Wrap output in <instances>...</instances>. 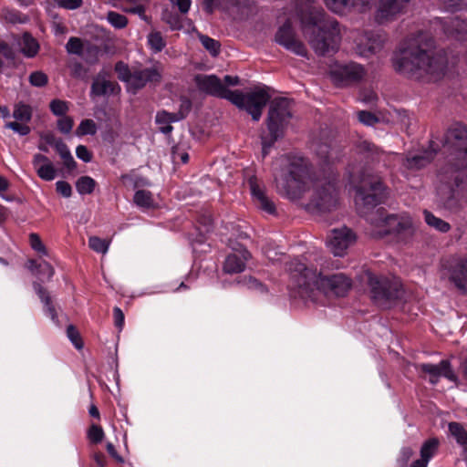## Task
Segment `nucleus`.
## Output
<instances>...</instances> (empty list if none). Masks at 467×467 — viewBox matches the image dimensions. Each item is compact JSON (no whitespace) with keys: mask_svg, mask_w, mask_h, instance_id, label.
Listing matches in <instances>:
<instances>
[{"mask_svg":"<svg viewBox=\"0 0 467 467\" xmlns=\"http://www.w3.org/2000/svg\"><path fill=\"white\" fill-rule=\"evenodd\" d=\"M435 41L426 32H419L401 43L391 57L394 70L414 81L436 82L447 70L448 58L443 50L435 51Z\"/></svg>","mask_w":467,"mask_h":467,"instance_id":"f257e3e1","label":"nucleus"},{"mask_svg":"<svg viewBox=\"0 0 467 467\" xmlns=\"http://www.w3.org/2000/svg\"><path fill=\"white\" fill-rule=\"evenodd\" d=\"M355 191V206L358 214L376 229L371 233L375 237H383L392 234H399L404 229L395 214H388L383 207L374 209L384 203L389 198V188L382 178L375 173L362 171L357 180H353Z\"/></svg>","mask_w":467,"mask_h":467,"instance_id":"f03ea898","label":"nucleus"},{"mask_svg":"<svg viewBox=\"0 0 467 467\" xmlns=\"http://www.w3.org/2000/svg\"><path fill=\"white\" fill-rule=\"evenodd\" d=\"M292 285L305 300L317 302L319 296H345L351 288V279L343 273L323 275L296 259L286 263Z\"/></svg>","mask_w":467,"mask_h":467,"instance_id":"7ed1b4c3","label":"nucleus"},{"mask_svg":"<svg viewBox=\"0 0 467 467\" xmlns=\"http://www.w3.org/2000/svg\"><path fill=\"white\" fill-rule=\"evenodd\" d=\"M298 16L308 44L317 56L336 53L341 42L339 23L325 10L308 1L298 7Z\"/></svg>","mask_w":467,"mask_h":467,"instance_id":"20e7f679","label":"nucleus"},{"mask_svg":"<svg viewBox=\"0 0 467 467\" xmlns=\"http://www.w3.org/2000/svg\"><path fill=\"white\" fill-rule=\"evenodd\" d=\"M281 161L282 166L275 174L276 192L289 200H299L307 190L309 162L303 157L291 155L283 156Z\"/></svg>","mask_w":467,"mask_h":467,"instance_id":"39448f33","label":"nucleus"},{"mask_svg":"<svg viewBox=\"0 0 467 467\" xmlns=\"http://www.w3.org/2000/svg\"><path fill=\"white\" fill-rule=\"evenodd\" d=\"M292 103L293 100L284 97L275 98L270 102L266 118L268 134L261 136L263 157H265L274 144L284 137L293 117Z\"/></svg>","mask_w":467,"mask_h":467,"instance_id":"423d86ee","label":"nucleus"},{"mask_svg":"<svg viewBox=\"0 0 467 467\" xmlns=\"http://www.w3.org/2000/svg\"><path fill=\"white\" fill-rule=\"evenodd\" d=\"M367 285L371 301L378 306L389 308L401 299L404 291L399 280L367 272Z\"/></svg>","mask_w":467,"mask_h":467,"instance_id":"0eeeda50","label":"nucleus"},{"mask_svg":"<svg viewBox=\"0 0 467 467\" xmlns=\"http://www.w3.org/2000/svg\"><path fill=\"white\" fill-rule=\"evenodd\" d=\"M439 274L463 295H467V256L449 254L441 258Z\"/></svg>","mask_w":467,"mask_h":467,"instance_id":"6e6552de","label":"nucleus"},{"mask_svg":"<svg viewBox=\"0 0 467 467\" xmlns=\"http://www.w3.org/2000/svg\"><path fill=\"white\" fill-rule=\"evenodd\" d=\"M444 147L458 156L456 169L467 168V126L462 122L451 124L444 134Z\"/></svg>","mask_w":467,"mask_h":467,"instance_id":"1a4fd4ad","label":"nucleus"},{"mask_svg":"<svg viewBox=\"0 0 467 467\" xmlns=\"http://www.w3.org/2000/svg\"><path fill=\"white\" fill-rule=\"evenodd\" d=\"M339 204L338 189L333 182L317 183L308 206L320 213L331 212Z\"/></svg>","mask_w":467,"mask_h":467,"instance_id":"9d476101","label":"nucleus"},{"mask_svg":"<svg viewBox=\"0 0 467 467\" xmlns=\"http://www.w3.org/2000/svg\"><path fill=\"white\" fill-rule=\"evenodd\" d=\"M366 75V70L360 64L350 62L335 65L329 70V77L337 88H346L360 82Z\"/></svg>","mask_w":467,"mask_h":467,"instance_id":"9b49d317","label":"nucleus"},{"mask_svg":"<svg viewBox=\"0 0 467 467\" xmlns=\"http://www.w3.org/2000/svg\"><path fill=\"white\" fill-rule=\"evenodd\" d=\"M194 81L199 90L210 96L227 99L233 104L240 103L239 95L228 89L216 75L198 74Z\"/></svg>","mask_w":467,"mask_h":467,"instance_id":"f8f14e48","label":"nucleus"},{"mask_svg":"<svg viewBox=\"0 0 467 467\" xmlns=\"http://www.w3.org/2000/svg\"><path fill=\"white\" fill-rule=\"evenodd\" d=\"M234 93L238 94L240 98V103L234 105L241 109H245L254 121L261 119L263 109L271 98L265 88H256L246 94L239 90H234Z\"/></svg>","mask_w":467,"mask_h":467,"instance_id":"ddd939ff","label":"nucleus"},{"mask_svg":"<svg viewBox=\"0 0 467 467\" xmlns=\"http://www.w3.org/2000/svg\"><path fill=\"white\" fill-rule=\"evenodd\" d=\"M438 196L443 206L449 210L460 207V200L467 197V183L459 175L453 178L451 184H442L438 188Z\"/></svg>","mask_w":467,"mask_h":467,"instance_id":"4468645a","label":"nucleus"},{"mask_svg":"<svg viewBox=\"0 0 467 467\" xmlns=\"http://www.w3.org/2000/svg\"><path fill=\"white\" fill-rule=\"evenodd\" d=\"M410 0H379L375 13V20L379 24L393 21L403 14Z\"/></svg>","mask_w":467,"mask_h":467,"instance_id":"2eb2a0df","label":"nucleus"},{"mask_svg":"<svg viewBox=\"0 0 467 467\" xmlns=\"http://www.w3.org/2000/svg\"><path fill=\"white\" fill-rule=\"evenodd\" d=\"M275 39L279 45L283 46L287 50L292 51L297 56L307 57V49L303 42L296 38L294 30L289 21H286L282 26L279 27L275 34Z\"/></svg>","mask_w":467,"mask_h":467,"instance_id":"dca6fc26","label":"nucleus"},{"mask_svg":"<svg viewBox=\"0 0 467 467\" xmlns=\"http://www.w3.org/2000/svg\"><path fill=\"white\" fill-rule=\"evenodd\" d=\"M161 81V72L156 67H147L143 69H133L132 77L128 86V90L136 94L143 88L148 83H160Z\"/></svg>","mask_w":467,"mask_h":467,"instance_id":"f3484780","label":"nucleus"},{"mask_svg":"<svg viewBox=\"0 0 467 467\" xmlns=\"http://www.w3.org/2000/svg\"><path fill=\"white\" fill-rule=\"evenodd\" d=\"M356 241V235L351 229L342 227L339 229H333L331 236L328 241L330 251L336 256L344 255L346 250L352 245Z\"/></svg>","mask_w":467,"mask_h":467,"instance_id":"a211bd4d","label":"nucleus"},{"mask_svg":"<svg viewBox=\"0 0 467 467\" xmlns=\"http://www.w3.org/2000/svg\"><path fill=\"white\" fill-rule=\"evenodd\" d=\"M420 371L430 375V382L437 384L440 377L443 376L447 379L456 382L458 378L451 369V362L447 359L441 360L439 364L423 363L417 366Z\"/></svg>","mask_w":467,"mask_h":467,"instance_id":"6ab92c4d","label":"nucleus"},{"mask_svg":"<svg viewBox=\"0 0 467 467\" xmlns=\"http://www.w3.org/2000/svg\"><path fill=\"white\" fill-rule=\"evenodd\" d=\"M385 43V38L375 32H366L358 39L356 51L362 57H369L379 52Z\"/></svg>","mask_w":467,"mask_h":467,"instance_id":"aec40b11","label":"nucleus"},{"mask_svg":"<svg viewBox=\"0 0 467 467\" xmlns=\"http://www.w3.org/2000/svg\"><path fill=\"white\" fill-rule=\"evenodd\" d=\"M440 148L433 140L430 141L428 149L418 154L408 155L403 161V166L408 170L418 171L428 166L439 152Z\"/></svg>","mask_w":467,"mask_h":467,"instance_id":"412c9836","label":"nucleus"},{"mask_svg":"<svg viewBox=\"0 0 467 467\" xmlns=\"http://www.w3.org/2000/svg\"><path fill=\"white\" fill-rule=\"evenodd\" d=\"M357 149L358 154L368 162L371 163L383 162L384 166H389L391 159L394 157V154L384 151L377 145L368 140L360 141Z\"/></svg>","mask_w":467,"mask_h":467,"instance_id":"4be33fe9","label":"nucleus"},{"mask_svg":"<svg viewBox=\"0 0 467 467\" xmlns=\"http://www.w3.org/2000/svg\"><path fill=\"white\" fill-rule=\"evenodd\" d=\"M247 182H248V185L250 188L252 197H253L254 202H255L256 206L260 210L267 213L268 214H273V215L275 214L276 213L275 204L265 194V191L263 187L260 186L257 177L251 176L248 179Z\"/></svg>","mask_w":467,"mask_h":467,"instance_id":"5701e85b","label":"nucleus"},{"mask_svg":"<svg viewBox=\"0 0 467 467\" xmlns=\"http://www.w3.org/2000/svg\"><path fill=\"white\" fill-rule=\"evenodd\" d=\"M372 0H325L328 9L337 14H345L352 9L365 12L369 8Z\"/></svg>","mask_w":467,"mask_h":467,"instance_id":"b1692460","label":"nucleus"},{"mask_svg":"<svg viewBox=\"0 0 467 467\" xmlns=\"http://www.w3.org/2000/svg\"><path fill=\"white\" fill-rule=\"evenodd\" d=\"M32 164L40 179L47 182H50L55 179L57 171L52 161L46 155L41 153L35 154Z\"/></svg>","mask_w":467,"mask_h":467,"instance_id":"393cba45","label":"nucleus"},{"mask_svg":"<svg viewBox=\"0 0 467 467\" xmlns=\"http://www.w3.org/2000/svg\"><path fill=\"white\" fill-rule=\"evenodd\" d=\"M251 258L248 250L243 249L241 254H230L226 256L223 270L226 274H239L245 269V263Z\"/></svg>","mask_w":467,"mask_h":467,"instance_id":"a878e982","label":"nucleus"},{"mask_svg":"<svg viewBox=\"0 0 467 467\" xmlns=\"http://www.w3.org/2000/svg\"><path fill=\"white\" fill-rule=\"evenodd\" d=\"M442 28L448 37L460 41L467 38V20H462L455 16L444 21Z\"/></svg>","mask_w":467,"mask_h":467,"instance_id":"bb28decb","label":"nucleus"},{"mask_svg":"<svg viewBox=\"0 0 467 467\" xmlns=\"http://www.w3.org/2000/svg\"><path fill=\"white\" fill-rule=\"evenodd\" d=\"M34 289L44 304L46 313L50 317L53 322L58 324V316L49 293L38 283L34 284Z\"/></svg>","mask_w":467,"mask_h":467,"instance_id":"cd10ccee","label":"nucleus"},{"mask_svg":"<svg viewBox=\"0 0 467 467\" xmlns=\"http://www.w3.org/2000/svg\"><path fill=\"white\" fill-rule=\"evenodd\" d=\"M119 90L120 88L117 82L95 79L91 85L90 93L95 96H104L108 93L116 94Z\"/></svg>","mask_w":467,"mask_h":467,"instance_id":"c85d7f7f","label":"nucleus"},{"mask_svg":"<svg viewBox=\"0 0 467 467\" xmlns=\"http://www.w3.org/2000/svg\"><path fill=\"white\" fill-rule=\"evenodd\" d=\"M448 431L453 437L458 445L463 448V451H467V431L463 425L457 421H451L448 424Z\"/></svg>","mask_w":467,"mask_h":467,"instance_id":"c756f323","label":"nucleus"},{"mask_svg":"<svg viewBox=\"0 0 467 467\" xmlns=\"http://www.w3.org/2000/svg\"><path fill=\"white\" fill-rule=\"evenodd\" d=\"M440 447V440L437 437H432L426 440L420 448V457L430 462V460L438 452Z\"/></svg>","mask_w":467,"mask_h":467,"instance_id":"7c9ffc66","label":"nucleus"},{"mask_svg":"<svg viewBox=\"0 0 467 467\" xmlns=\"http://www.w3.org/2000/svg\"><path fill=\"white\" fill-rule=\"evenodd\" d=\"M39 50L37 41L28 33L23 36V46L21 47L22 53L27 57H34Z\"/></svg>","mask_w":467,"mask_h":467,"instance_id":"2f4dec72","label":"nucleus"},{"mask_svg":"<svg viewBox=\"0 0 467 467\" xmlns=\"http://www.w3.org/2000/svg\"><path fill=\"white\" fill-rule=\"evenodd\" d=\"M100 47L88 41L85 43L83 53L80 56L87 63L93 65L99 61Z\"/></svg>","mask_w":467,"mask_h":467,"instance_id":"473e14b6","label":"nucleus"},{"mask_svg":"<svg viewBox=\"0 0 467 467\" xmlns=\"http://www.w3.org/2000/svg\"><path fill=\"white\" fill-rule=\"evenodd\" d=\"M424 218L428 225L435 228L436 230L441 233H447L451 229V225L449 223L443 221L441 218L436 217L429 211H424Z\"/></svg>","mask_w":467,"mask_h":467,"instance_id":"72a5a7b5","label":"nucleus"},{"mask_svg":"<svg viewBox=\"0 0 467 467\" xmlns=\"http://www.w3.org/2000/svg\"><path fill=\"white\" fill-rule=\"evenodd\" d=\"M161 19L168 24L172 30H178L182 27V22L180 15L168 8L162 10Z\"/></svg>","mask_w":467,"mask_h":467,"instance_id":"f704fd0d","label":"nucleus"},{"mask_svg":"<svg viewBox=\"0 0 467 467\" xmlns=\"http://www.w3.org/2000/svg\"><path fill=\"white\" fill-rule=\"evenodd\" d=\"M133 202L141 208H150L154 203L152 193L146 190L137 191L134 194Z\"/></svg>","mask_w":467,"mask_h":467,"instance_id":"c9c22d12","label":"nucleus"},{"mask_svg":"<svg viewBox=\"0 0 467 467\" xmlns=\"http://www.w3.org/2000/svg\"><path fill=\"white\" fill-rule=\"evenodd\" d=\"M96 182L89 176H81L76 182V188L79 194H90L94 192Z\"/></svg>","mask_w":467,"mask_h":467,"instance_id":"e433bc0d","label":"nucleus"},{"mask_svg":"<svg viewBox=\"0 0 467 467\" xmlns=\"http://www.w3.org/2000/svg\"><path fill=\"white\" fill-rule=\"evenodd\" d=\"M13 117L22 122H28L32 118V109L29 105L18 103L15 106Z\"/></svg>","mask_w":467,"mask_h":467,"instance_id":"4c0bfd02","label":"nucleus"},{"mask_svg":"<svg viewBox=\"0 0 467 467\" xmlns=\"http://www.w3.org/2000/svg\"><path fill=\"white\" fill-rule=\"evenodd\" d=\"M110 241L107 239H101L98 236H90L88 238V246L93 251L99 254H106L109 250Z\"/></svg>","mask_w":467,"mask_h":467,"instance_id":"58836bf2","label":"nucleus"},{"mask_svg":"<svg viewBox=\"0 0 467 467\" xmlns=\"http://www.w3.org/2000/svg\"><path fill=\"white\" fill-rule=\"evenodd\" d=\"M108 22L117 29H122L128 25V18L115 11H109L107 14Z\"/></svg>","mask_w":467,"mask_h":467,"instance_id":"ea45409f","label":"nucleus"},{"mask_svg":"<svg viewBox=\"0 0 467 467\" xmlns=\"http://www.w3.org/2000/svg\"><path fill=\"white\" fill-rule=\"evenodd\" d=\"M84 47L85 43H83L79 37L71 36L66 44V50L68 54L80 57L83 53Z\"/></svg>","mask_w":467,"mask_h":467,"instance_id":"a19ab883","label":"nucleus"},{"mask_svg":"<svg viewBox=\"0 0 467 467\" xmlns=\"http://www.w3.org/2000/svg\"><path fill=\"white\" fill-rule=\"evenodd\" d=\"M168 111L161 110L156 114L155 121L160 125V131L163 134H170L173 128L168 119Z\"/></svg>","mask_w":467,"mask_h":467,"instance_id":"79ce46f5","label":"nucleus"},{"mask_svg":"<svg viewBox=\"0 0 467 467\" xmlns=\"http://www.w3.org/2000/svg\"><path fill=\"white\" fill-rule=\"evenodd\" d=\"M115 71L118 73L119 78L126 82L127 86H129L132 77V71L130 69L129 66L122 61H119L115 65Z\"/></svg>","mask_w":467,"mask_h":467,"instance_id":"37998d69","label":"nucleus"},{"mask_svg":"<svg viewBox=\"0 0 467 467\" xmlns=\"http://www.w3.org/2000/svg\"><path fill=\"white\" fill-rule=\"evenodd\" d=\"M49 109L55 116L62 117L68 111V105L67 101L56 99L50 101Z\"/></svg>","mask_w":467,"mask_h":467,"instance_id":"c03bdc74","label":"nucleus"},{"mask_svg":"<svg viewBox=\"0 0 467 467\" xmlns=\"http://www.w3.org/2000/svg\"><path fill=\"white\" fill-rule=\"evenodd\" d=\"M200 40L202 46L212 56L216 57L220 52V43L208 36H201Z\"/></svg>","mask_w":467,"mask_h":467,"instance_id":"a18cd8bd","label":"nucleus"},{"mask_svg":"<svg viewBox=\"0 0 467 467\" xmlns=\"http://www.w3.org/2000/svg\"><path fill=\"white\" fill-rule=\"evenodd\" d=\"M148 42L155 52H161L165 47V42L160 32L150 33L148 36Z\"/></svg>","mask_w":467,"mask_h":467,"instance_id":"49530a36","label":"nucleus"},{"mask_svg":"<svg viewBox=\"0 0 467 467\" xmlns=\"http://www.w3.org/2000/svg\"><path fill=\"white\" fill-rule=\"evenodd\" d=\"M97 132V127L92 119H83L78 127V135H94Z\"/></svg>","mask_w":467,"mask_h":467,"instance_id":"de8ad7c7","label":"nucleus"},{"mask_svg":"<svg viewBox=\"0 0 467 467\" xmlns=\"http://www.w3.org/2000/svg\"><path fill=\"white\" fill-rule=\"evenodd\" d=\"M88 438L92 443H100L104 438L103 429L99 425L91 424L88 431Z\"/></svg>","mask_w":467,"mask_h":467,"instance_id":"09e8293b","label":"nucleus"},{"mask_svg":"<svg viewBox=\"0 0 467 467\" xmlns=\"http://www.w3.org/2000/svg\"><path fill=\"white\" fill-rule=\"evenodd\" d=\"M67 337L70 339L72 344L75 346L77 349H82L83 348V340L81 338V336L77 329V327L73 325H69L67 327Z\"/></svg>","mask_w":467,"mask_h":467,"instance_id":"8fccbe9b","label":"nucleus"},{"mask_svg":"<svg viewBox=\"0 0 467 467\" xmlns=\"http://www.w3.org/2000/svg\"><path fill=\"white\" fill-rule=\"evenodd\" d=\"M29 83L37 88L45 87L48 82V78L43 71H34L29 75Z\"/></svg>","mask_w":467,"mask_h":467,"instance_id":"3c124183","label":"nucleus"},{"mask_svg":"<svg viewBox=\"0 0 467 467\" xmlns=\"http://www.w3.org/2000/svg\"><path fill=\"white\" fill-rule=\"evenodd\" d=\"M29 242L31 247L37 253L47 255V250L41 241L40 236L37 234L32 233L29 234Z\"/></svg>","mask_w":467,"mask_h":467,"instance_id":"603ef678","label":"nucleus"},{"mask_svg":"<svg viewBox=\"0 0 467 467\" xmlns=\"http://www.w3.org/2000/svg\"><path fill=\"white\" fill-rule=\"evenodd\" d=\"M71 76L75 78L85 79L88 77V68L80 62L75 61L70 65Z\"/></svg>","mask_w":467,"mask_h":467,"instance_id":"864d4df0","label":"nucleus"},{"mask_svg":"<svg viewBox=\"0 0 467 467\" xmlns=\"http://www.w3.org/2000/svg\"><path fill=\"white\" fill-rule=\"evenodd\" d=\"M358 120L367 126H374L379 121V118L374 113L367 110L358 111Z\"/></svg>","mask_w":467,"mask_h":467,"instance_id":"5fc2aeb1","label":"nucleus"},{"mask_svg":"<svg viewBox=\"0 0 467 467\" xmlns=\"http://www.w3.org/2000/svg\"><path fill=\"white\" fill-rule=\"evenodd\" d=\"M57 125L60 132L68 134L73 128L74 121L71 117L62 116V118L57 119Z\"/></svg>","mask_w":467,"mask_h":467,"instance_id":"6e6d98bb","label":"nucleus"},{"mask_svg":"<svg viewBox=\"0 0 467 467\" xmlns=\"http://www.w3.org/2000/svg\"><path fill=\"white\" fill-rule=\"evenodd\" d=\"M171 159L175 163L181 161L185 164L189 161V154L186 151L181 150L180 146L176 145L171 148Z\"/></svg>","mask_w":467,"mask_h":467,"instance_id":"4d7b16f0","label":"nucleus"},{"mask_svg":"<svg viewBox=\"0 0 467 467\" xmlns=\"http://www.w3.org/2000/svg\"><path fill=\"white\" fill-rule=\"evenodd\" d=\"M5 128L10 129L22 136L29 134L31 130L27 125L19 123L17 121H10L5 123Z\"/></svg>","mask_w":467,"mask_h":467,"instance_id":"13d9d810","label":"nucleus"},{"mask_svg":"<svg viewBox=\"0 0 467 467\" xmlns=\"http://www.w3.org/2000/svg\"><path fill=\"white\" fill-rule=\"evenodd\" d=\"M56 190L57 193L61 194L65 198H68L72 195L71 185L65 181H58L56 183Z\"/></svg>","mask_w":467,"mask_h":467,"instance_id":"bf43d9fd","label":"nucleus"},{"mask_svg":"<svg viewBox=\"0 0 467 467\" xmlns=\"http://www.w3.org/2000/svg\"><path fill=\"white\" fill-rule=\"evenodd\" d=\"M113 318L115 327L120 331L124 326L125 317L123 311L118 306L113 308Z\"/></svg>","mask_w":467,"mask_h":467,"instance_id":"052dcab7","label":"nucleus"},{"mask_svg":"<svg viewBox=\"0 0 467 467\" xmlns=\"http://www.w3.org/2000/svg\"><path fill=\"white\" fill-rule=\"evenodd\" d=\"M76 154L78 159L84 162H89L92 160V153L84 145H78L76 149Z\"/></svg>","mask_w":467,"mask_h":467,"instance_id":"680f3d73","label":"nucleus"},{"mask_svg":"<svg viewBox=\"0 0 467 467\" xmlns=\"http://www.w3.org/2000/svg\"><path fill=\"white\" fill-rule=\"evenodd\" d=\"M316 152L325 161H329L331 159L330 147L326 143H319L317 146Z\"/></svg>","mask_w":467,"mask_h":467,"instance_id":"e2e57ef3","label":"nucleus"},{"mask_svg":"<svg viewBox=\"0 0 467 467\" xmlns=\"http://www.w3.org/2000/svg\"><path fill=\"white\" fill-rule=\"evenodd\" d=\"M192 106V101L190 99H188L186 97H182L180 109L178 110L179 114H182L183 118L185 119L188 116V114L191 112Z\"/></svg>","mask_w":467,"mask_h":467,"instance_id":"0e129e2a","label":"nucleus"},{"mask_svg":"<svg viewBox=\"0 0 467 467\" xmlns=\"http://www.w3.org/2000/svg\"><path fill=\"white\" fill-rule=\"evenodd\" d=\"M0 56H3L5 58L13 60L15 58V53L13 49L9 47V45L4 41H0ZM0 62L3 60L0 58Z\"/></svg>","mask_w":467,"mask_h":467,"instance_id":"69168bd1","label":"nucleus"},{"mask_svg":"<svg viewBox=\"0 0 467 467\" xmlns=\"http://www.w3.org/2000/svg\"><path fill=\"white\" fill-rule=\"evenodd\" d=\"M40 140L44 141L46 144L56 147L57 141L61 140L60 138H57L51 131H47L40 134Z\"/></svg>","mask_w":467,"mask_h":467,"instance_id":"338daca9","label":"nucleus"},{"mask_svg":"<svg viewBox=\"0 0 467 467\" xmlns=\"http://www.w3.org/2000/svg\"><path fill=\"white\" fill-rule=\"evenodd\" d=\"M173 6H177L181 14L188 13L191 7V0H170Z\"/></svg>","mask_w":467,"mask_h":467,"instance_id":"774afa93","label":"nucleus"}]
</instances>
